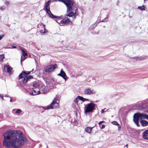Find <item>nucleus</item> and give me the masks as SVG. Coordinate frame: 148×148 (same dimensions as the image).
Returning a JSON list of instances; mask_svg holds the SVG:
<instances>
[{
    "label": "nucleus",
    "mask_w": 148,
    "mask_h": 148,
    "mask_svg": "<svg viewBox=\"0 0 148 148\" xmlns=\"http://www.w3.org/2000/svg\"><path fill=\"white\" fill-rule=\"evenodd\" d=\"M40 93H37L36 94V93H29V95H38L39 94H40Z\"/></svg>",
    "instance_id": "obj_26"
},
{
    "label": "nucleus",
    "mask_w": 148,
    "mask_h": 148,
    "mask_svg": "<svg viewBox=\"0 0 148 148\" xmlns=\"http://www.w3.org/2000/svg\"><path fill=\"white\" fill-rule=\"evenodd\" d=\"M93 128V127H87L85 129V131L88 133L91 134Z\"/></svg>",
    "instance_id": "obj_17"
},
{
    "label": "nucleus",
    "mask_w": 148,
    "mask_h": 148,
    "mask_svg": "<svg viewBox=\"0 0 148 148\" xmlns=\"http://www.w3.org/2000/svg\"><path fill=\"white\" fill-rule=\"evenodd\" d=\"M82 98L83 99H81V100H82L83 101H88V99H86V98H84L83 97H82Z\"/></svg>",
    "instance_id": "obj_27"
},
{
    "label": "nucleus",
    "mask_w": 148,
    "mask_h": 148,
    "mask_svg": "<svg viewBox=\"0 0 148 148\" xmlns=\"http://www.w3.org/2000/svg\"><path fill=\"white\" fill-rule=\"evenodd\" d=\"M105 126L104 125H102L101 127L102 129H103L105 127Z\"/></svg>",
    "instance_id": "obj_38"
},
{
    "label": "nucleus",
    "mask_w": 148,
    "mask_h": 148,
    "mask_svg": "<svg viewBox=\"0 0 148 148\" xmlns=\"http://www.w3.org/2000/svg\"><path fill=\"white\" fill-rule=\"evenodd\" d=\"M50 2L51 1L49 0L48 1L45 3V9L46 12H48L50 10L49 5L50 4Z\"/></svg>",
    "instance_id": "obj_13"
},
{
    "label": "nucleus",
    "mask_w": 148,
    "mask_h": 148,
    "mask_svg": "<svg viewBox=\"0 0 148 148\" xmlns=\"http://www.w3.org/2000/svg\"><path fill=\"white\" fill-rule=\"evenodd\" d=\"M21 112V110L20 109H13L12 110V112L14 114H19Z\"/></svg>",
    "instance_id": "obj_18"
},
{
    "label": "nucleus",
    "mask_w": 148,
    "mask_h": 148,
    "mask_svg": "<svg viewBox=\"0 0 148 148\" xmlns=\"http://www.w3.org/2000/svg\"><path fill=\"white\" fill-rule=\"evenodd\" d=\"M20 50L22 51V54L24 57H25L27 56V53L24 51V50L22 49V47H21V48H20Z\"/></svg>",
    "instance_id": "obj_22"
},
{
    "label": "nucleus",
    "mask_w": 148,
    "mask_h": 148,
    "mask_svg": "<svg viewBox=\"0 0 148 148\" xmlns=\"http://www.w3.org/2000/svg\"><path fill=\"white\" fill-rule=\"evenodd\" d=\"M59 20H58V22H60V21H59Z\"/></svg>",
    "instance_id": "obj_46"
},
{
    "label": "nucleus",
    "mask_w": 148,
    "mask_h": 148,
    "mask_svg": "<svg viewBox=\"0 0 148 148\" xmlns=\"http://www.w3.org/2000/svg\"><path fill=\"white\" fill-rule=\"evenodd\" d=\"M58 76H61L62 77L65 81H66L67 79V78L65 77H67L66 73L62 69L61 70L60 73L58 74Z\"/></svg>",
    "instance_id": "obj_11"
},
{
    "label": "nucleus",
    "mask_w": 148,
    "mask_h": 148,
    "mask_svg": "<svg viewBox=\"0 0 148 148\" xmlns=\"http://www.w3.org/2000/svg\"><path fill=\"white\" fill-rule=\"evenodd\" d=\"M10 98V102H11L12 101V99L11 98Z\"/></svg>",
    "instance_id": "obj_45"
},
{
    "label": "nucleus",
    "mask_w": 148,
    "mask_h": 148,
    "mask_svg": "<svg viewBox=\"0 0 148 148\" xmlns=\"http://www.w3.org/2000/svg\"><path fill=\"white\" fill-rule=\"evenodd\" d=\"M140 123L143 126L148 125V122L144 120L140 121Z\"/></svg>",
    "instance_id": "obj_19"
},
{
    "label": "nucleus",
    "mask_w": 148,
    "mask_h": 148,
    "mask_svg": "<svg viewBox=\"0 0 148 148\" xmlns=\"http://www.w3.org/2000/svg\"><path fill=\"white\" fill-rule=\"evenodd\" d=\"M96 25V24L95 23L93 24V25H92L91 26L92 27V28H91V29H92V28H94V27H95Z\"/></svg>",
    "instance_id": "obj_32"
},
{
    "label": "nucleus",
    "mask_w": 148,
    "mask_h": 148,
    "mask_svg": "<svg viewBox=\"0 0 148 148\" xmlns=\"http://www.w3.org/2000/svg\"><path fill=\"white\" fill-rule=\"evenodd\" d=\"M103 122H104L103 121H101L99 123V125H100Z\"/></svg>",
    "instance_id": "obj_36"
},
{
    "label": "nucleus",
    "mask_w": 148,
    "mask_h": 148,
    "mask_svg": "<svg viewBox=\"0 0 148 148\" xmlns=\"http://www.w3.org/2000/svg\"><path fill=\"white\" fill-rule=\"evenodd\" d=\"M76 15H73V18L75 19L76 18Z\"/></svg>",
    "instance_id": "obj_41"
},
{
    "label": "nucleus",
    "mask_w": 148,
    "mask_h": 148,
    "mask_svg": "<svg viewBox=\"0 0 148 148\" xmlns=\"http://www.w3.org/2000/svg\"><path fill=\"white\" fill-rule=\"evenodd\" d=\"M112 123L113 125H118V123L117 122H116V121H113L112 122Z\"/></svg>",
    "instance_id": "obj_28"
},
{
    "label": "nucleus",
    "mask_w": 148,
    "mask_h": 148,
    "mask_svg": "<svg viewBox=\"0 0 148 148\" xmlns=\"http://www.w3.org/2000/svg\"><path fill=\"white\" fill-rule=\"evenodd\" d=\"M46 12L47 14H48L50 17L52 18H54L55 20L56 21V20H60L62 18V16H57L54 15L52 13L50 10Z\"/></svg>",
    "instance_id": "obj_9"
},
{
    "label": "nucleus",
    "mask_w": 148,
    "mask_h": 148,
    "mask_svg": "<svg viewBox=\"0 0 148 148\" xmlns=\"http://www.w3.org/2000/svg\"><path fill=\"white\" fill-rule=\"evenodd\" d=\"M33 91L34 92H40V91L39 90L37 91H36V90L34 89Z\"/></svg>",
    "instance_id": "obj_33"
},
{
    "label": "nucleus",
    "mask_w": 148,
    "mask_h": 148,
    "mask_svg": "<svg viewBox=\"0 0 148 148\" xmlns=\"http://www.w3.org/2000/svg\"><path fill=\"white\" fill-rule=\"evenodd\" d=\"M4 58V56L3 55H0V62H2Z\"/></svg>",
    "instance_id": "obj_24"
},
{
    "label": "nucleus",
    "mask_w": 148,
    "mask_h": 148,
    "mask_svg": "<svg viewBox=\"0 0 148 148\" xmlns=\"http://www.w3.org/2000/svg\"><path fill=\"white\" fill-rule=\"evenodd\" d=\"M16 48V47H15V46H12V48Z\"/></svg>",
    "instance_id": "obj_37"
},
{
    "label": "nucleus",
    "mask_w": 148,
    "mask_h": 148,
    "mask_svg": "<svg viewBox=\"0 0 148 148\" xmlns=\"http://www.w3.org/2000/svg\"><path fill=\"white\" fill-rule=\"evenodd\" d=\"M81 99H83L82 97L80 96H77L74 100V104L75 106L77 105V103L79 100H81Z\"/></svg>",
    "instance_id": "obj_14"
},
{
    "label": "nucleus",
    "mask_w": 148,
    "mask_h": 148,
    "mask_svg": "<svg viewBox=\"0 0 148 148\" xmlns=\"http://www.w3.org/2000/svg\"><path fill=\"white\" fill-rule=\"evenodd\" d=\"M125 147H127V148H128V145L127 144V145H125Z\"/></svg>",
    "instance_id": "obj_44"
},
{
    "label": "nucleus",
    "mask_w": 148,
    "mask_h": 148,
    "mask_svg": "<svg viewBox=\"0 0 148 148\" xmlns=\"http://www.w3.org/2000/svg\"><path fill=\"white\" fill-rule=\"evenodd\" d=\"M4 36V34H2L0 35V40L3 38Z\"/></svg>",
    "instance_id": "obj_29"
},
{
    "label": "nucleus",
    "mask_w": 148,
    "mask_h": 148,
    "mask_svg": "<svg viewBox=\"0 0 148 148\" xmlns=\"http://www.w3.org/2000/svg\"><path fill=\"white\" fill-rule=\"evenodd\" d=\"M60 2L63 3L66 6L67 9L65 16L69 17H72L73 15L77 16L78 12H74V4L75 2L73 0H58Z\"/></svg>",
    "instance_id": "obj_2"
},
{
    "label": "nucleus",
    "mask_w": 148,
    "mask_h": 148,
    "mask_svg": "<svg viewBox=\"0 0 148 148\" xmlns=\"http://www.w3.org/2000/svg\"><path fill=\"white\" fill-rule=\"evenodd\" d=\"M3 145L7 147L18 148L24 144L25 138L21 132L14 130L8 131L4 134Z\"/></svg>",
    "instance_id": "obj_1"
},
{
    "label": "nucleus",
    "mask_w": 148,
    "mask_h": 148,
    "mask_svg": "<svg viewBox=\"0 0 148 148\" xmlns=\"http://www.w3.org/2000/svg\"><path fill=\"white\" fill-rule=\"evenodd\" d=\"M0 97L2 99H3V95H2L1 93H0Z\"/></svg>",
    "instance_id": "obj_35"
},
{
    "label": "nucleus",
    "mask_w": 148,
    "mask_h": 148,
    "mask_svg": "<svg viewBox=\"0 0 148 148\" xmlns=\"http://www.w3.org/2000/svg\"><path fill=\"white\" fill-rule=\"evenodd\" d=\"M30 73V71H23L18 76L19 79H20L23 78V77L27 76L28 75H29Z\"/></svg>",
    "instance_id": "obj_10"
},
{
    "label": "nucleus",
    "mask_w": 148,
    "mask_h": 148,
    "mask_svg": "<svg viewBox=\"0 0 148 148\" xmlns=\"http://www.w3.org/2000/svg\"><path fill=\"white\" fill-rule=\"evenodd\" d=\"M95 104L93 103H89L84 108V113L91 112L94 110Z\"/></svg>",
    "instance_id": "obj_5"
},
{
    "label": "nucleus",
    "mask_w": 148,
    "mask_h": 148,
    "mask_svg": "<svg viewBox=\"0 0 148 148\" xmlns=\"http://www.w3.org/2000/svg\"><path fill=\"white\" fill-rule=\"evenodd\" d=\"M59 101L57 97H55L49 106L42 108L45 110L55 109L59 107Z\"/></svg>",
    "instance_id": "obj_4"
},
{
    "label": "nucleus",
    "mask_w": 148,
    "mask_h": 148,
    "mask_svg": "<svg viewBox=\"0 0 148 148\" xmlns=\"http://www.w3.org/2000/svg\"><path fill=\"white\" fill-rule=\"evenodd\" d=\"M88 93V94H89V95H90V93Z\"/></svg>",
    "instance_id": "obj_47"
},
{
    "label": "nucleus",
    "mask_w": 148,
    "mask_h": 148,
    "mask_svg": "<svg viewBox=\"0 0 148 148\" xmlns=\"http://www.w3.org/2000/svg\"><path fill=\"white\" fill-rule=\"evenodd\" d=\"M23 77L24 78L22 80V82L23 83L25 84L29 79L32 78L33 77L32 75H30Z\"/></svg>",
    "instance_id": "obj_12"
},
{
    "label": "nucleus",
    "mask_w": 148,
    "mask_h": 148,
    "mask_svg": "<svg viewBox=\"0 0 148 148\" xmlns=\"http://www.w3.org/2000/svg\"><path fill=\"white\" fill-rule=\"evenodd\" d=\"M144 1H145V0H144Z\"/></svg>",
    "instance_id": "obj_49"
},
{
    "label": "nucleus",
    "mask_w": 148,
    "mask_h": 148,
    "mask_svg": "<svg viewBox=\"0 0 148 148\" xmlns=\"http://www.w3.org/2000/svg\"><path fill=\"white\" fill-rule=\"evenodd\" d=\"M93 92L90 88H88L85 90L84 92Z\"/></svg>",
    "instance_id": "obj_23"
},
{
    "label": "nucleus",
    "mask_w": 148,
    "mask_h": 148,
    "mask_svg": "<svg viewBox=\"0 0 148 148\" xmlns=\"http://www.w3.org/2000/svg\"><path fill=\"white\" fill-rule=\"evenodd\" d=\"M38 27L40 28V32L42 34H44L45 33L46 29L45 28V25L41 23L38 25Z\"/></svg>",
    "instance_id": "obj_8"
},
{
    "label": "nucleus",
    "mask_w": 148,
    "mask_h": 148,
    "mask_svg": "<svg viewBox=\"0 0 148 148\" xmlns=\"http://www.w3.org/2000/svg\"><path fill=\"white\" fill-rule=\"evenodd\" d=\"M57 67V65L56 64L48 65L45 67L44 69L45 72L50 73L53 71Z\"/></svg>",
    "instance_id": "obj_6"
},
{
    "label": "nucleus",
    "mask_w": 148,
    "mask_h": 148,
    "mask_svg": "<svg viewBox=\"0 0 148 148\" xmlns=\"http://www.w3.org/2000/svg\"><path fill=\"white\" fill-rule=\"evenodd\" d=\"M5 68L6 67L7 70V72L10 74H12L11 71L12 68L9 66H4Z\"/></svg>",
    "instance_id": "obj_16"
},
{
    "label": "nucleus",
    "mask_w": 148,
    "mask_h": 148,
    "mask_svg": "<svg viewBox=\"0 0 148 148\" xmlns=\"http://www.w3.org/2000/svg\"><path fill=\"white\" fill-rule=\"evenodd\" d=\"M138 8L141 10H145V9L143 6L138 7Z\"/></svg>",
    "instance_id": "obj_25"
},
{
    "label": "nucleus",
    "mask_w": 148,
    "mask_h": 148,
    "mask_svg": "<svg viewBox=\"0 0 148 148\" xmlns=\"http://www.w3.org/2000/svg\"><path fill=\"white\" fill-rule=\"evenodd\" d=\"M33 88H32L33 89H38L39 87V85L38 84L35 82L33 84Z\"/></svg>",
    "instance_id": "obj_21"
},
{
    "label": "nucleus",
    "mask_w": 148,
    "mask_h": 148,
    "mask_svg": "<svg viewBox=\"0 0 148 148\" xmlns=\"http://www.w3.org/2000/svg\"><path fill=\"white\" fill-rule=\"evenodd\" d=\"M67 16H65V14L64 15V18L62 20H61L60 22H58V20H56V22L58 24H66L69 23L70 22V20L69 19L68 17H67Z\"/></svg>",
    "instance_id": "obj_7"
},
{
    "label": "nucleus",
    "mask_w": 148,
    "mask_h": 148,
    "mask_svg": "<svg viewBox=\"0 0 148 148\" xmlns=\"http://www.w3.org/2000/svg\"><path fill=\"white\" fill-rule=\"evenodd\" d=\"M148 119V115L145 114L137 113L135 114L133 116V121L135 124L139 126L138 122L139 119Z\"/></svg>",
    "instance_id": "obj_3"
},
{
    "label": "nucleus",
    "mask_w": 148,
    "mask_h": 148,
    "mask_svg": "<svg viewBox=\"0 0 148 148\" xmlns=\"http://www.w3.org/2000/svg\"><path fill=\"white\" fill-rule=\"evenodd\" d=\"M133 58L135 60H139L140 61L142 60H144L145 59V58L144 57H142V56L140 57H136Z\"/></svg>",
    "instance_id": "obj_20"
},
{
    "label": "nucleus",
    "mask_w": 148,
    "mask_h": 148,
    "mask_svg": "<svg viewBox=\"0 0 148 148\" xmlns=\"http://www.w3.org/2000/svg\"><path fill=\"white\" fill-rule=\"evenodd\" d=\"M104 112L103 110L102 109L101 111V113H103Z\"/></svg>",
    "instance_id": "obj_39"
},
{
    "label": "nucleus",
    "mask_w": 148,
    "mask_h": 148,
    "mask_svg": "<svg viewBox=\"0 0 148 148\" xmlns=\"http://www.w3.org/2000/svg\"><path fill=\"white\" fill-rule=\"evenodd\" d=\"M77 9L76 8L75 10V12H77Z\"/></svg>",
    "instance_id": "obj_43"
},
{
    "label": "nucleus",
    "mask_w": 148,
    "mask_h": 148,
    "mask_svg": "<svg viewBox=\"0 0 148 148\" xmlns=\"http://www.w3.org/2000/svg\"><path fill=\"white\" fill-rule=\"evenodd\" d=\"M108 18L107 17L105 18L104 19H103L102 20L101 22H105L106 21H105V20Z\"/></svg>",
    "instance_id": "obj_31"
},
{
    "label": "nucleus",
    "mask_w": 148,
    "mask_h": 148,
    "mask_svg": "<svg viewBox=\"0 0 148 148\" xmlns=\"http://www.w3.org/2000/svg\"><path fill=\"white\" fill-rule=\"evenodd\" d=\"M0 9L1 10L3 11L4 10L5 8L3 7H1L0 8Z\"/></svg>",
    "instance_id": "obj_34"
},
{
    "label": "nucleus",
    "mask_w": 148,
    "mask_h": 148,
    "mask_svg": "<svg viewBox=\"0 0 148 148\" xmlns=\"http://www.w3.org/2000/svg\"><path fill=\"white\" fill-rule=\"evenodd\" d=\"M143 137L145 140H148V130H146L144 132Z\"/></svg>",
    "instance_id": "obj_15"
},
{
    "label": "nucleus",
    "mask_w": 148,
    "mask_h": 148,
    "mask_svg": "<svg viewBox=\"0 0 148 148\" xmlns=\"http://www.w3.org/2000/svg\"><path fill=\"white\" fill-rule=\"evenodd\" d=\"M94 1H95V0H93Z\"/></svg>",
    "instance_id": "obj_48"
},
{
    "label": "nucleus",
    "mask_w": 148,
    "mask_h": 148,
    "mask_svg": "<svg viewBox=\"0 0 148 148\" xmlns=\"http://www.w3.org/2000/svg\"><path fill=\"white\" fill-rule=\"evenodd\" d=\"M25 59H24L23 60H22V57H21V63L22 62V61H23Z\"/></svg>",
    "instance_id": "obj_40"
},
{
    "label": "nucleus",
    "mask_w": 148,
    "mask_h": 148,
    "mask_svg": "<svg viewBox=\"0 0 148 148\" xmlns=\"http://www.w3.org/2000/svg\"><path fill=\"white\" fill-rule=\"evenodd\" d=\"M9 3V2L8 1H5V4L6 5H8Z\"/></svg>",
    "instance_id": "obj_30"
},
{
    "label": "nucleus",
    "mask_w": 148,
    "mask_h": 148,
    "mask_svg": "<svg viewBox=\"0 0 148 148\" xmlns=\"http://www.w3.org/2000/svg\"><path fill=\"white\" fill-rule=\"evenodd\" d=\"M118 128H120L121 127V126L120 125H119V124H118Z\"/></svg>",
    "instance_id": "obj_42"
}]
</instances>
